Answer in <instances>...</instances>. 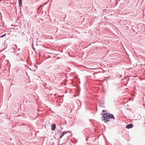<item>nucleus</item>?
I'll return each instance as SVG.
<instances>
[{"label":"nucleus","instance_id":"obj_1","mask_svg":"<svg viewBox=\"0 0 145 145\" xmlns=\"http://www.w3.org/2000/svg\"><path fill=\"white\" fill-rule=\"evenodd\" d=\"M102 114L103 115H106V116L108 117L109 118L111 119H115L114 117L113 114L108 113L107 112L106 113H102Z\"/></svg>","mask_w":145,"mask_h":145},{"label":"nucleus","instance_id":"obj_2","mask_svg":"<svg viewBox=\"0 0 145 145\" xmlns=\"http://www.w3.org/2000/svg\"><path fill=\"white\" fill-rule=\"evenodd\" d=\"M133 126V125L132 123H131L127 125L126 126V128L127 129H129L132 128Z\"/></svg>","mask_w":145,"mask_h":145},{"label":"nucleus","instance_id":"obj_3","mask_svg":"<svg viewBox=\"0 0 145 145\" xmlns=\"http://www.w3.org/2000/svg\"><path fill=\"white\" fill-rule=\"evenodd\" d=\"M56 128V125L54 124L51 126V129L53 130H55Z\"/></svg>","mask_w":145,"mask_h":145},{"label":"nucleus","instance_id":"obj_4","mask_svg":"<svg viewBox=\"0 0 145 145\" xmlns=\"http://www.w3.org/2000/svg\"><path fill=\"white\" fill-rule=\"evenodd\" d=\"M105 120V122H107L110 121L109 118L108 117L106 116Z\"/></svg>","mask_w":145,"mask_h":145},{"label":"nucleus","instance_id":"obj_5","mask_svg":"<svg viewBox=\"0 0 145 145\" xmlns=\"http://www.w3.org/2000/svg\"><path fill=\"white\" fill-rule=\"evenodd\" d=\"M67 133V132H64L62 133L61 135L60 136V138H62L64 135L65 134Z\"/></svg>","mask_w":145,"mask_h":145},{"label":"nucleus","instance_id":"obj_6","mask_svg":"<svg viewBox=\"0 0 145 145\" xmlns=\"http://www.w3.org/2000/svg\"><path fill=\"white\" fill-rule=\"evenodd\" d=\"M19 1V4L20 6L21 7L22 5V0H18Z\"/></svg>","mask_w":145,"mask_h":145},{"label":"nucleus","instance_id":"obj_7","mask_svg":"<svg viewBox=\"0 0 145 145\" xmlns=\"http://www.w3.org/2000/svg\"><path fill=\"white\" fill-rule=\"evenodd\" d=\"M105 115V116H102L101 117V119H102L103 120H105V118H106V115Z\"/></svg>","mask_w":145,"mask_h":145},{"label":"nucleus","instance_id":"obj_8","mask_svg":"<svg viewBox=\"0 0 145 145\" xmlns=\"http://www.w3.org/2000/svg\"><path fill=\"white\" fill-rule=\"evenodd\" d=\"M6 35V33H5L4 35H2L1 36H0V37H1V38L3 37H4V36H5Z\"/></svg>","mask_w":145,"mask_h":145},{"label":"nucleus","instance_id":"obj_9","mask_svg":"<svg viewBox=\"0 0 145 145\" xmlns=\"http://www.w3.org/2000/svg\"><path fill=\"white\" fill-rule=\"evenodd\" d=\"M111 79V77L110 76H109L108 77H107L106 78V80H110V79Z\"/></svg>","mask_w":145,"mask_h":145},{"label":"nucleus","instance_id":"obj_10","mask_svg":"<svg viewBox=\"0 0 145 145\" xmlns=\"http://www.w3.org/2000/svg\"><path fill=\"white\" fill-rule=\"evenodd\" d=\"M34 66H35V68H36V69H37V65H34Z\"/></svg>","mask_w":145,"mask_h":145},{"label":"nucleus","instance_id":"obj_11","mask_svg":"<svg viewBox=\"0 0 145 145\" xmlns=\"http://www.w3.org/2000/svg\"><path fill=\"white\" fill-rule=\"evenodd\" d=\"M106 112V111H105V110H103V111H102V112Z\"/></svg>","mask_w":145,"mask_h":145},{"label":"nucleus","instance_id":"obj_12","mask_svg":"<svg viewBox=\"0 0 145 145\" xmlns=\"http://www.w3.org/2000/svg\"><path fill=\"white\" fill-rule=\"evenodd\" d=\"M92 69V70H95V69Z\"/></svg>","mask_w":145,"mask_h":145},{"label":"nucleus","instance_id":"obj_13","mask_svg":"<svg viewBox=\"0 0 145 145\" xmlns=\"http://www.w3.org/2000/svg\"><path fill=\"white\" fill-rule=\"evenodd\" d=\"M131 69V68H129V69H128V70H130V69Z\"/></svg>","mask_w":145,"mask_h":145},{"label":"nucleus","instance_id":"obj_14","mask_svg":"<svg viewBox=\"0 0 145 145\" xmlns=\"http://www.w3.org/2000/svg\"><path fill=\"white\" fill-rule=\"evenodd\" d=\"M106 80V79H104V80H103V81H105V80Z\"/></svg>","mask_w":145,"mask_h":145},{"label":"nucleus","instance_id":"obj_15","mask_svg":"<svg viewBox=\"0 0 145 145\" xmlns=\"http://www.w3.org/2000/svg\"><path fill=\"white\" fill-rule=\"evenodd\" d=\"M11 25L12 26H13V24H12Z\"/></svg>","mask_w":145,"mask_h":145},{"label":"nucleus","instance_id":"obj_16","mask_svg":"<svg viewBox=\"0 0 145 145\" xmlns=\"http://www.w3.org/2000/svg\"><path fill=\"white\" fill-rule=\"evenodd\" d=\"M46 3H45V5H46Z\"/></svg>","mask_w":145,"mask_h":145},{"label":"nucleus","instance_id":"obj_17","mask_svg":"<svg viewBox=\"0 0 145 145\" xmlns=\"http://www.w3.org/2000/svg\"><path fill=\"white\" fill-rule=\"evenodd\" d=\"M19 55V53L18 54H17V55Z\"/></svg>","mask_w":145,"mask_h":145},{"label":"nucleus","instance_id":"obj_18","mask_svg":"<svg viewBox=\"0 0 145 145\" xmlns=\"http://www.w3.org/2000/svg\"><path fill=\"white\" fill-rule=\"evenodd\" d=\"M57 30H56V32L57 31Z\"/></svg>","mask_w":145,"mask_h":145}]
</instances>
